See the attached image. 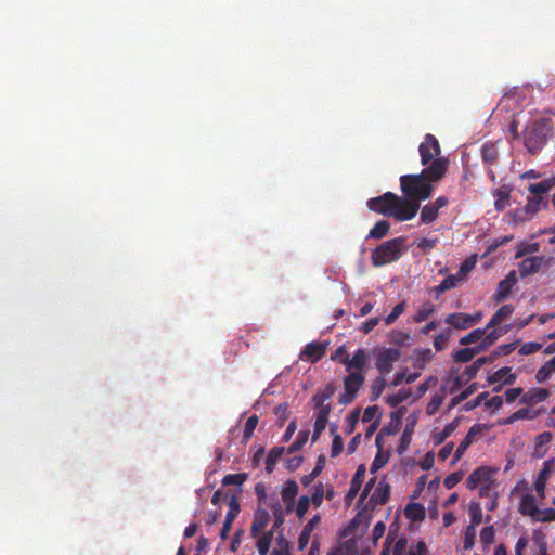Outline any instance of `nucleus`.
Segmentation results:
<instances>
[{
  "instance_id": "obj_1",
  "label": "nucleus",
  "mask_w": 555,
  "mask_h": 555,
  "mask_svg": "<svg viewBox=\"0 0 555 555\" xmlns=\"http://www.w3.org/2000/svg\"><path fill=\"white\" fill-rule=\"evenodd\" d=\"M447 157L436 158L421 173L403 175L400 177V189L403 198L417 203L428 199L434 192V182L442 180L449 168Z\"/></svg>"
},
{
  "instance_id": "obj_2",
  "label": "nucleus",
  "mask_w": 555,
  "mask_h": 555,
  "mask_svg": "<svg viewBox=\"0 0 555 555\" xmlns=\"http://www.w3.org/2000/svg\"><path fill=\"white\" fill-rule=\"evenodd\" d=\"M366 206L371 211L385 217H392L397 221L412 220L420 210L417 203L408 201L392 192H386L380 196L370 198Z\"/></svg>"
},
{
  "instance_id": "obj_3",
  "label": "nucleus",
  "mask_w": 555,
  "mask_h": 555,
  "mask_svg": "<svg viewBox=\"0 0 555 555\" xmlns=\"http://www.w3.org/2000/svg\"><path fill=\"white\" fill-rule=\"evenodd\" d=\"M553 131V120L542 117L529 122L524 129V144L531 155H537L546 144Z\"/></svg>"
},
{
  "instance_id": "obj_4",
  "label": "nucleus",
  "mask_w": 555,
  "mask_h": 555,
  "mask_svg": "<svg viewBox=\"0 0 555 555\" xmlns=\"http://www.w3.org/2000/svg\"><path fill=\"white\" fill-rule=\"evenodd\" d=\"M406 237L398 236L388 240L372 250L371 262L374 267H383L399 260L406 251Z\"/></svg>"
},
{
  "instance_id": "obj_5",
  "label": "nucleus",
  "mask_w": 555,
  "mask_h": 555,
  "mask_svg": "<svg viewBox=\"0 0 555 555\" xmlns=\"http://www.w3.org/2000/svg\"><path fill=\"white\" fill-rule=\"evenodd\" d=\"M364 380L365 377L361 372H350L344 378V393L339 396V403L347 405L353 402Z\"/></svg>"
},
{
  "instance_id": "obj_6",
  "label": "nucleus",
  "mask_w": 555,
  "mask_h": 555,
  "mask_svg": "<svg viewBox=\"0 0 555 555\" xmlns=\"http://www.w3.org/2000/svg\"><path fill=\"white\" fill-rule=\"evenodd\" d=\"M421 164L425 167L429 166L436 158L441 157V149L437 138L427 133L424 141L418 145Z\"/></svg>"
},
{
  "instance_id": "obj_7",
  "label": "nucleus",
  "mask_w": 555,
  "mask_h": 555,
  "mask_svg": "<svg viewBox=\"0 0 555 555\" xmlns=\"http://www.w3.org/2000/svg\"><path fill=\"white\" fill-rule=\"evenodd\" d=\"M335 391L336 387L333 384H327L324 388L319 389L312 396L311 402L313 403V408L315 410L314 416H321L322 413H325V417L328 418V415L332 411V404L328 401L334 396Z\"/></svg>"
},
{
  "instance_id": "obj_8",
  "label": "nucleus",
  "mask_w": 555,
  "mask_h": 555,
  "mask_svg": "<svg viewBox=\"0 0 555 555\" xmlns=\"http://www.w3.org/2000/svg\"><path fill=\"white\" fill-rule=\"evenodd\" d=\"M401 351L398 348H385L376 357L375 366L382 374H388L392 371L393 364L400 359Z\"/></svg>"
},
{
  "instance_id": "obj_9",
  "label": "nucleus",
  "mask_w": 555,
  "mask_h": 555,
  "mask_svg": "<svg viewBox=\"0 0 555 555\" xmlns=\"http://www.w3.org/2000/svg\"><path fill=\"white\" fill-rule=\"evenodd\" d=\"M449 204V198L447 196H439L434 202H430L423 206L421 209V223L430 224L435 222L438 218L439 210L441 208L447 207Z\"/></svg>"
},
{
  "instance_id": "obj_10",
  "label": "nucleus",
  "mask_w": 555,
  "mask_h": 555,
  "mask_svg": "<svg viewBox=\"0 0 555 555\" xmlns=\"http://www.w3.org/2000/svg\"><path fill=\"white\" fill-rule=\"evenodd\" d=\"M241 512L240 502L235 494L230 498L229 511L227 512L225 519L223 521L220 537L222 540H227L232 528V524Z\"/></svg>"
},
{
  "instance_id": "obj_11",
  "label": "nucleus",
  "mask_w": 555,
  "mask_h": 555,
  "mask_svg": "<svg viewBox=\"0 0 555 555\" xmlns=\"http://www.w3.org/2000/svg\"><path fill=\"white\" fill-rule=\"evenodd\" d=\"M367 362V353L364 349H358L352 358L350 359L348 354H345L343 359H340V363L346 366L348 372H351L352 369L361 372Z\"/></svg>"
},
{
  "instance_id": "obj_12",
  "label": "nucleus",
  "mask_w": 555,
  "mask_h": 555,
  "mask_svg": "<svg viewBox=\"0 0 555 555\" xmlns=\"http://www.w3.org/2000/svg\"><path fill=\"white\" fill-rule=\"evenodd\" d=\"M270 521V515L268 511L258 508L255 511L253 524L250 527L251 537H258L267 527Z\"/></svg>"
},
{
  "instance_id": "obj_13",
  "label": "nucleus",
  "mask_w": 555,
  "mask_h": 555,
  "mask_svg": "<svg viewBox=\"0 0 555 555\" xmlns=\"http://www.w3.org/2000/svg\"><path fill=\"white\" fill-rule=\"evenodd\" d=\"M326 352V345L318 341H311L306 345L301 352V357H306L312 363L320 361Z\"/></svg>"
},
{
  "instance_id": "obj_14",
  "label": "nucleus",
  "mask_w": 555,
  "mask_h": 555,
  "mask_svg": "<svg viewBox=\"0 0 555 555\" xmlns=\"http://www.w3.org/2000/svg\"><path fill=\"white\" fill-rule=\"evenodd\" d=\"M299 488L295 480H287L281 492L282 500L287 504L286 513H291Z\"/></svg>"
},
{
  "instance_id": "obj_15",
  "label": "nucleus",
  "mask_w": 555,
  "mask_h": 555,
  "mask_svg": "<svg viewBox=\"0 0 555 555\" xmlns=\"http://www.w3.org/2000/svg\"><path fill=\"white\" fill-rule=\"evenodd\" d=\"M553 466H554V460H547L543 463V467L542 469L540 470L537 479H535V482H534V488H535V491L541 495V496H544V490H545V487H546V482H547V479L550 477V474L553 469Z\"/></svg>"
},
{
  "instance_id": "obj_16",
  "label": "nucleus",
  "mask_w": 555,
  "mask_h": 555,
  "mask_svg": "<svg viewBox=\"0 0 555 555\" xmlns=\"http://www.w3.org/2000/svg\"><path fill=\"white\" fill-rule=\"evenodd\" d=\"M365 470L366 469L363 464L358 466V468L351 479L349 491L346 495L347 501H352L356 498V495L358 494V492L360 491L362 483H363L364 476H365Z\"/></svg>"
},
{
  "instance_id": "obj_17",
  "label": "nucleus",
  "mask_w": 555,
  "mask_h": 555,
  "mask_svg": "<svg viewBox=\"0 0 555 555\" xmlns=\"http://www.w3.org/2000/svg\"><path fill=\"white\" fill-rule=\"evenodd\" d=\"M519 512L525 516H529L534 521L535 516L539 515V507L533 495L524 494L520 498Z\"/></svg>"
},
{
  "instance_id": "obj_18",
  "label": "nucleus",
  "mask_w": 555,
  "mask_h": 555,
  "mask_svg": "<svg viewBox=\"0 0 555 555\" xmlns=\"http://www.w3.org/2000/svg\"><path fill=\"white\" fill-rule=\"evenodd\" d=\"M516 380V375L512 373L511 367H502L494 372L492 375L488 377V383L490 385L495 383H502L504 385H512Z\"/></svg>"
},
{
  "instance_id": "obj_19",
  "label": "nucleus",
  "mask_w": 555,
  "mask_h": 555,
  "mask_svg": "<svg viewBox=\"0 0 555 555\" xmlns=\"http://www.w3.org/2000/svg\"><path fill=\"white\" fill-rule=\"evenodd\" d=\"M321 517L320 515H314L304 527L302 531L298 538V547L299 550H304L310 540L311 532L314 528L320 524Z\"/></svg>"
},
{
  "instance_id": "obj_20",
  "label": "nucleus",
  "mask_w": 555,
  "mask_h": 555,
  "mask_svg": "<svg viewBox=\"0 0 555 555\" xmlns=\"http://www.w3.org/2000/svg\"><path fill=\"white\" fill-rule=\"evenodd\" d=\"M550 397V391L545 388H534L526 392L521 402L526 404H535L545 401Z\"/></svg>"
},
{
  "instance_id": "obj_21",
  "label": "nucleus",
  "mask_w": 555,
  "mask_h": 555,
  "mask_svg": "<svg viewBox=\"0 0 555 555\" xmlns=\"http://www.w3.org/2000/svg\"><path fill=\"white\" fill-rule=\"evenodd\" d=\"M446 323L457 330H466L470 327L469 319L467 313L455 312L448 314Z\"/></svg>"
},
{
  "instance_id": "obj_22",
  "label": "nucleus",
  "mask_w": 555,
  "mask_h": 555,
  "mask_svg": "<svg viewBox=\"0 0 555 555\" xmlns=\"http://www.w3.org/2000/svg\"><path fill=\"white\" fill-rule=\"evenodd\" d=\"M389 498L390 486L386 482H379L371 496V501L374 504L384 505L388 502Z\"/></svg>"
},
{
  "instance_id": "obj_23",
  "label": "nucleus",
  "mask_w": 555,
  "mask_h": 555,
  "mask_svg": "<svg viewBox=\"0 0 555 555\" xmlns=\"http://www.w3.org/2000/svg\"><path fill=\"white\" fill-rule=\"evenodd\" d=\"M518 272L521 278H527L539 272L535 257H524V259L518 263Z\"/></svg>"
},
{
  "instance_id": "obj_24",
  "label": "nucleus",
  "mask_w": 555,
  "mask_h": 555,
  "mask_svg": "<svg viewBox=\"0 0 555 555\" xmlns=\"http://www.w3.org/2000/svg\"><path fill=\"white\" fill-rule=\"evenodd\" d=\"M498 156H499V152H498V147L494 143L487 142L482 145L481 157H482L483 163L488 167H491L496 163Z\"/></svg>"
},
{
  "instance_id": "obj_25",
  "label": "nucleus",
  "mask_w": 555,
  "mask_h": 555,
  "mask_svg": "<svg viewBox=\"0 0 555 555\" xmlns=\"http://www.w3.org/2000/svg\"><path fill=\"white\" fill-rule=\"evenodd\" d=\"M513 311L514 307L512 305H503L487 323V328L490 330L498 326L501 322H503L504 319L508 318Z\"/></svg>"
},
{
  "instance_id": "obj_26",
  "label": "nucleus",
  "mask_w": 555,
  "mask_h": 555,
  "mask_svg": "<svg viewBox=\"0 0 555 555\" xmlns=\"http://www.w3.org/2000/svg\"><path fill=\"white\" fill-rule=\"evenodd\" d=\"M553 188H555V177L532 183L528 186V190L535 196H541L550 192Z\"/></svg>"
},
{
  "instance_id": "obj_27",
  "label": "nucleus",
  "mask_w": 555,
  "mask_h": 555,
  "mask_svg": "<svg viewBox=\"0 0 555 555\" xmlns=\"http://www.w3.org/2000/svg\"><path fill=\"white\" fill-rule=\"evenodd\" d=\"M405 517L413 521L423 520L426 516L425 508L420 503H409L404 508Z\"/></svg>"
},
{
  "instance_id": "obj_28",
  "label": "nucleus",
  "mask_w": 555,
  "mask_h": 555,
  "mask_svg": "<svg viewBox=\"0 0 555 555\" xmlns=\"http://www.w3.org/2000/svg\"><path fill=\"white\" fill-rule=\"evenodd\" d=\"M390 230V223L387 220H379L375 223V225L370 230L366 240H382L385 237Z\"/></svg>"
},
{
  "instance_id": "obj_29",
  "label": "nucleus",
  "mask_w": 555,
  "mask_h": 555,
  "mask_svg": "<svg viewBox=\"0 0 555 555\" xmlns=\"http://www.w3.org/2000/svg\"><path fill=\"white\" fill-rule=\"evenodd\" d=\"M284 447H274L272 448L266 459V470L271 474L274 470L275 464L279 459L284 454Z\"/></svg>"
},
{
  "instance_id": "obj_30",
  "label": "nucleus",
  "mask_w": 555,
  "mask_h": 555,
  "mask_svg": "<svg viewBox=\"0 0 555 555\" xmlns=\"http://www.w3.org/2000/svg\"><path fill=\"white\" fill-rule=\"evenodd\" d=\"M493 360V357H481V358H478L477 360H475L470 365H468L463 375L466 376V379H470V378H474L478 371L481 369L482 365H485L486 363H490L492 362Z\"/></svg>"
},
{
  "instance_id": "obj_31",
  "label": "nucleus",
  "mask_w": 555,
  "mask_h": 555,
  "mask_svg": "<svg viewBox=\"0 0 555 555\" xmlns=\"http://www.w3.org/2000/svg\"><path fill=\"white\" fill-rule=\"evenodd\" d=\"M495 197L494 207L498 211L504 210L509 204V191L506 189H496L493 192Z\"/></svg>"
},
{
  "instance_id": "obj_32",
  "label": "nucleus",
  "mask_w": 555,
  "mask_h": 555,
  "mask_svg": "<svg viewBox=\"0 0 555 555\" xmlns=\"http://www.w3.org/2000/svg\"><path fill=\"white\" fill-rule=\"evenodd\" d=\"M490 330L491 331L488 334L483 335V337L480 339L481 343L478 345V348L481 352L492 346L503 334L501 330L494 327Z\"/></svg>"
},
{
  "instance_id": "obj_33",
  "label": "nucleus",
  "mask_w": 555,
  "mask_h": 555,
  "mask_svg": "<svg viewBox=\"0 0 555 555\" xmlns=\"http://www.w3.org/2000/svg\"><path fill=\"white\" fill-rule=\"evenodd\" d=\"M478 346L475 348L466 347L463 349H460L453 353V359L455 362L459 363H466L470 361L475 354L480 353Z\"/></svg>"
},
{
  "instance_id": "obj_34",
  "label": "nucleus",
  "mask_w": 555,
  "mask_h": 555,
  "mask_svg": "<svg viewBox=\"0 0 555 555\" xmlns=\"http://www.w3.org/2000/svg\"><path fill=\"white\" fill-rule=\"evenodd\" d=\"M457 427V421H453L444 426V428L433 435L434 443L441 444L448 439Z\"/></svg>"
},
{
  "instance_id": "obj_35",
  "label": "nucleus",
  "mask_w": 555,
  "mask_h": 555,
  "mask_svg": "<svg viewBox=\"0 0 555 555\" xmlns=\"http://www.w3.org/2000/svg\"><path fill=\"white\" fill-rule=\"evenodd\" d=\"M540 250V244L537 242H522L519 244L515 258H524L527 255H533Z\"/></svg>"
},
{
  "instance_id": "obj_36",
  "label": "nucleus",
  "mask_w": 555,
  "mask_h": 555,
  "mask_svg": "<svg viewBox=\"0 0 555 555\" xmlns=\"http://www.w3.org/2000/svg\"><path fill=\"white\" fill-rule=\"evenodd\" d=\"M270 508L272 511L273 517H274V524H273V531L278 529L280 526L283 525L285 513L283 511V507L281 503L278 500H273V502L270 503Z\"/></svg>"
},
{
  "instance_id": "obj_37",
  "label": "nucleus",
  "mask_w": 555,
  "mask_h": 555,
  "mask_svg": "<svg viewBox=\"0 0 555 555\" xmlns=\"http://www.w3.org/2000/svg\"><path fill=\"white\" fill-rule=\"evenodd\" d=\"M402 548H403V544L400 541H398L393 547V555H427V547H426L425 542H423V541H420L416 544V548L410 550L406 554L401 553Z\"/></svg>"
},
{
  "instance_id": "obj_38",
  "label": "nucleus",
  "mask_w": 555,
  "mask_h": 555,
  "mask_svg": "<svg viewBox=\"0 0 555 555\" xmlns=\"http://www.w3.org/2000/svg\"><path fill=\"white\" fill-rule=\"evenodd\" d=\"M272 538H273V529H271L269 532H266L258 539L256 546H257L259 555L268 554L271 543H272Z\"/></svg>"
},
{
  "instance_id": "obj_39",
  "label": "nucleus",
  "mask_w": 555,
  "mask_h": 555,
  "mask_svg": "<svg viewBox=\"0 0 555 555\" xmlns=\"http://www.w3.org/2000/svg\"><path fill=\"white\" fill-rule=\"evenodd\" d=\"M410 396V390L400 389L398 392L387 396L386 402L388 403V405L395 408L400 403L404 402L405 400H408Z\"/></svg>"
},
{
  "instance_id": "obj_40",
  "label": "nucleus",
  "mask_w": 555,
  "mask_h": 555,
  "mask_svg": "<svg viewBox=\"0 0 555 555\" xmlns=\"http://www.w3.org/2000/svg\"><path fill=\"white\" fill-rule=\"evenodd\" d=\"M487 331H489V328H487V326L485 328H475L472 332H469L468 334H466L465 336H463L460 339V344L466 346V345L476 343L483 337V335L486 334Z\"/></svg>"
},
{
  "instance_id": "obj_41",
  "label": "nucleus",
  "mask_w": 555,
  "mask_h": 555,
  "mask_svg": "<svg viewBox=\"0 0 555 555\" xmlns=\"http://www.w3.org/2000/svg\"><path fill=\"white\" fill-rule=\"evenodd\" d=\"M248 478L245 473L228 474L222 478L223 486H242Z\"/></svg>"
},
{
  "instance_id": "obj_42",
  "label": "nucleus",
  "mask_w": 555,
  "mask_h": 555,
  "mask_svg": "<svg viewBox=\"0 0 555 555\" xmlns=\"http://www.w3.org/2000/svg\"><path fill=\"white\" fill-rule=\"evenodd\" d=\"M386 387V379L383 376L376 377L371 387V401H376Z\"/></svg>"
},
{
  "instance_id": "obj_43",
  "label": "nucleus",
  "mask_w": 555,
  "mask_h": 555,
  "mask_svg": "<svg viewBox=\"0 0 555 555\" xmlns=\"http://www.w3.org/2000/svg\"><path fill=\"white\" fill-rule=\"evenodd\" d=\"M418 377V373H411V374H405V370L404 371H400V372H397L392 382H391V386L393 387H397L399 385H401L403 382H405L406 384H412L414 383Z\"/></svg>"
},
{
  "instance_id": "obj_44",
  "label": "nucleus",
  "mask_w": 555,
  "mask_h": 555,
  "mask_svg": "<svg viewBox=\"0 0 555 555\" xmlns=\"http://www.w3.org/2000/svg\"><path fill=\"white\" fill-rule=\"evenodd\" d=\"M434 311H435V306L431 302H426L417 310L413 320L416 323H421V322L425 321L429 315H431L434 313Z\"/></svg>"
},
{
  "instance_id": "obj_45",
  "label": "nucleus",
  "mask_w": 555,
  "mask_h": 555,
  "mask_svg": "<svg viewBox=\"0 0 555 555\" xmlns=\"http://www.w3.org/2000/svg\"><path fill=\"white\" fill-rule=\"evenodd\" d=\"M512 285L507 283V281H500L495 291L494 300L496 302L503 301L512 292Z\"/></svg>"
},
{
  "instance_id": "obj_46",
  "label": "nucleus",
  "mask_w": 555,
  "mask_h": 555,
  "mask_svg": "<svg viewBox=\"0 0 555 555\" xmlns=\"http://www.w3.org/2000/svg\"><path fill=\"white\" fill-rule=\"evenodd\" d=\"M552 438L553 436L550 431H543L542 434L538 435L535 438V453H540L539 455L542 456L545 451L541 449L550 443Z\"/></svg>"
},
{
  "instance_id": "obj_47",
  "label": "nucleus",
  "mask_w": 555,
  "mask_h": 555,
  "mask_svg": "<svg viewBox=\"0 0 555 555\" xmlns=\"http://www.w3.org/2000/svg\"><path fill=\"white\" fill-rule=\"evenodd\" d=\"M405 310V302H399L397 304L392 311L385 318V324L390 325L392 324Z\"/></svg>"
},
{
  "instance_id": "obj_48",
  "label": "nucleus",
  "mask_w": 555,
  "mask_h": 555,
  "mask_svg": "<svg viewBox=\"0 0 555 555\" xmlns=\"http://www.w3.org/2000/svg\"><path fill=\"white\" fill-rule=\"evenodd\" d=\"M257 425H258V416L257 415L254 414L247 418V421L245 423L244 436H243L245 441H248L251 438Z\"/></svg>"
},
{
  "instance_id": "obj_49",
  "label": "nucleus",
  "mask_w": 555,
  "mask_h": 555,
  "mask_svg": "<svg viewBox=\"0 0 555 555\" xmlns=\"http://www.w3.org/2000/svg\"><path fill=\"white\" fill-rule=\"evenodd\" d=\"M543 201L542 196H533L528 198V202L524 208V211L530 215H534L540 210L541 203Z\"/></svg>"
},
{
  "instance_id": "obj_50",
  "label": "nucleus",
  "mask_w": 555,
  "mask_h": 555,
  "mask_svg": "<svg viewBox=\"0 0 555 555\" xmlns=\"http://www.w3.org/2000/svg\"><path fill=\"white\" fill-rule=\"evenodd\" d=\"M308 437H309V431H307V430L299 431V434L296 437V440L288 448L287 452L294 453L297 450L301 449L304 447V444L307 442Z\"/></svg>"
},
{
  "instance_id": "obj_51",
  "label": "nucleus",
  "mask_w": 555,
  "mask_h": 555,
  "mask_svg": "<svg viewBox=\"0 0 555 555\" xmlns=\"http://www.w3.org/2000/svg\"><path fill=\"white\" fill-rule=\"evenodd\" d=\"M555 520V508H539V515L535 516V522H548Z\"/></svg>"
},
{
  "instance_id": "obj_52",
  "label": "nucleus",
  "mask_w": 555,
  "mask_h": 555,
  "mask_svg": "<svg viewBox=\"0 0 555 555\" xmlns=\"http://www.w3.org/2000/svg\"><path fill=\"white\" fill-rule=\"evenodd\" d=\"M472 443L473 441L465 436L454 452L452 464L456 463L463 456V454L466 452V450Z\"/></svg>"
},
{
  "instance_id": "obj_53",
  "label": "nucleus",
  "mask_w": 555,
  "mask_h": 555,
  "mask_svg": "<svg viewBox=\"0 0 555 555\" xmlns=\"http://www.w3.org/2000/svg\"><path fill=\"white\" fill-rule=\"evenodd\" d=\"M534 257H535V261H537L539 271L540 270H548L555 263V257H553V256L542 255V256H534Z\"/></svg>"
},
{
  "instance_id": "obj_54",
  "label": "nucleus",
  "mask_w": 555,
  "mask_h": 555,
  "mask_svg": "<svg viewBox=\"0 0 555 555\" xmlns=\"http://www.w3.org/2000/svg\"><path fill=\"white\" fill-rule=\"evenodd\" d=\"M475 470H483L485 473L480 474V485H493V476L495 470L488 467L481 466L476 468Z\"/></svg>"
},
{
  "instance_id": "obj_55",
  "label": "nucleus",
  "mask_w": 555,
  "mask_h": 555,
  "mask_svg": "<svg viewBox=\"0 0 555 555\" xmlns=\"http://www.w3.org/2000/svg\"><path fill=\"white\" fill-rule=\"evenodd\" d=\"M476 528L467 526L464 533V548L470 550L475 544Z\"/></svg>"
},
{
  "instance_id": "obj_56",
  "label": "nucleus",
  "mask_w": 555,
  "mask_h": 555,
  "mask_svg": "<svg viewBox=\"0 0 555 555\" xmlns=\"http://www.w3.org/2000/svg\"><path fill=\"white\" fill-rule=\"evenodd\" d=\"M310 498L307 495H302L299 498L296 505V514L299 518H302L310 506Z\"/></svg>"
},
{
  "instance_id": "obj_57",
  "label": "nucleus",
  "mask_w": 555,
  "mask_h": 555,
  "mask_svg": "<svg viewBox=\"0 0 555 555\" xmlns=\"http://www.w3.org/2000/svg\"><path fill=\"white\" fill-rule=\"evenodd\" d=\"M274 413L278 416L279 425L282 427L289 415L288 403L279 404L275 408Z\"/></svg>"
},
{
  "instance_id": "obj_58",
  "label": "nucleus",
  "mask_w": 555,
  "mask_h": 555,
  "mask_svg": "<svg viewBox=\"0 0 555 555\" xmlns=\"http://www.w3.org/2000/svg\"><path fill=\"white\" fill-rule=\"evenodd\" d=\"M323 499H324V487L322 483H318L314 486V491H313V494H312L310 501L315 507H319L322 504Z\"/></svg>"
},
{
  "instance_id": "obj_59",
  "label": "nucleus",
  "mask_w": 555,
  "mask_h": 555,
  "mask_svg": "<svg viewBox=\"0 0 555 555\" xmlns=\"http://www.w3.org/2000/svg\"><path fill=\"white\" fill-rule=\"evenodd\" d=\"M437 244H438L437 237H435V238L424 237L417 243V247L420 249H422L425 254H429L431 251V249L436 247Z\"/></svg>"
},
{
  "instance_id": "obj_60",
  "label": "nucleus",
  "mask_w": 555,
  "mask_h": 555,
  "mask_svg": "<svg viewBox=\"0 0 555 555\" xmlns=\"http://www.w3.org/2000/svg\"><path fill=\"white\" fill-rule=\"evenodd\" d=\"M442 402H443V397L440 395H435L431 398V400L429 401V403L427 404V408H426L427 414L434 415L438 411V409L440 408Z\"/></svg>"
},
{
  "instance_id": "obj_61",
  "label": "nucleus",
  "mask_w": 555,
  "mask_h": 555,
  "mask_svg": "<svg viewBox=\"0 0 555 555\" xmlns=\"http://www.w3.org/2000/svg\"><path fill=\"white\" fill-rule=\"evenodd\" d=\"M541 348H542V344H540V343H534V341L525 343L520 347L519 353L522 356H528V354L538 352Z\"/></svg>"
},
{
  "instance_id": "obj_62",
  "label": "nucleus",
  "mask_w": 555,
  "mask_h": 555,
  "mask_svg": "<svg viewBox=\"0 0 555 555\" xmlns=\"http://www.w3.org/2000/svg\"><path fill=\"white\" fill-rule=\"evenodd\" d=\"M462 477L463 474L460 472L452 473L444 478L443 485L447 489H452L462 480Z\"/></svg>"
},
{
  "instance_id": "obj_63",
  "label": "nucleus",
  "mask_w": 555,
  "mask_h": 555,
  "mask_svg": "<svg viewBox=\"0 0 555 555\" xmlns=\"http://www.w3.org/2000/svg\"><path fill=\"white\" fill-rule=\"evenodd\" d=\"M462 276L460 274H451L447 276L444 280H442L441 284L442 287H444L447 291L454 288L459 285L460 282H462Z\"/></svg>"
},
{
  "instance_id": "obj_64",
  "label": "nucleus",
  "mask_w": 555,
  "mask_h": 555,
  "mask_svg": "<svg viewBox=\"0 0 555 555\" xmlns=\"http://www.w3.org/2000/svg\"><path fill=\"white\" fill-rule=\"evenodd\" d=\"M279 548H274L270 555H291L288 551V543L282 535L278 539Z\"/></svg>"
}]
</instances>
